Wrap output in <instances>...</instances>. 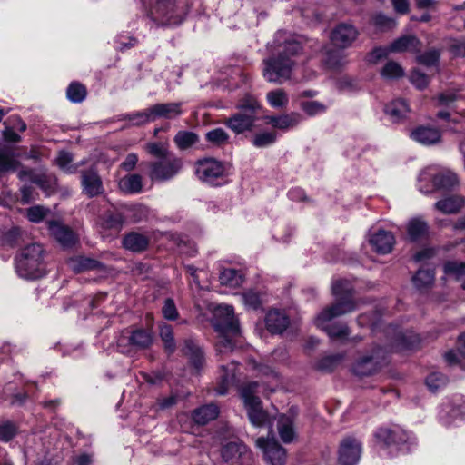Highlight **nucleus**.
<instances>
[{"instance_id":"obj_40","label":"nucleus","mask_w":465,"mask_h":465,"mask_svg":"<svg viewBox=\"0 0 465 465\" xmlns=\"http://www.w3.org/2000/svg\"><path fill=\"white\" fill-rule=\"evenodd\" d=\"M159 335L164 343L165 350L168 351V353H173L176 349V344L172 326L163 322H160Z\"/></svg>"},{"instance_id":"obj_19","label":"nucleus","mask_w":465,"mask_h":465,"mask_svg":"<svg viewBox=\"0 0 465 465\" xmlns=\"http://www.w3.org/2000/svg\"><path fill=\"white\" fill-rule=\"evenodd\" d=\"M370 243L376 252L386 254L391 252L395 243V238L391 232L379 230L371 235Z\"/></svg>"},{"instance_id":"obj_10","label":"nucleus","mask_w":465,"mask_h":465,"mask_svg":"<svg viewBox=\"0 0 465 465\" xmlns=\"http://www.w3.org/2000/svg\"><path fill=\"white\" fill-rule=\"evenodd\" d=\"M385 362V351L382 347L375 346L371 354L359 358L352 366V371L358 376L375 374Z\"/></svg>"},{"instance_id":"obj_61","label":"nucleus","mask_w":465,"mask_h":465,"mask_svg":"<svg viewBox=\"0 0 465 465\" xmlns=\"http://www.w3.org/2000/svg\"><path fill=\"white\" fill-rule=\"evenodd\" d=\"M418 62L426 66L437 64L440 59V53L436 49H431L418 56Z\"/></svg>"},{"instance_id":"obj_41","label":"nucleus","mask_w":465,"mask_h":465,"mask_svg":"<svg viewBox=\"0 0 465 465\" xmlns=\"http://www.w3.org/2000/svg\"><path fill=\"white\" fill-rule=\"evenodd\" d=\"M220 282L223 285L229 287H237L242 282V276L236 269H224L220 273Z\"/></svg>"},{"instance_id":"obj_6","label":"nucleus","mask_w":465,"mask_h":465,"mask_svg":"<svg viewBox=\"0 0 465 465\" xmlns=\"http://www.w3.org/2000/svg\"><path fill=\"white\" fill-rule=\"evenodd\" d=\"M260 109L258 101L249 96L238 104L237 112L226 118L223 123L236 134L252 132L258 120Z\"/></svg>"},{"instance_id":"obj_37","label":"nucleus","mask_w":465,"mask_h":465,"mask_svg":"<svg viewBox=\"0 0 465 465\" xmlns=\"http://www.w3.org/2000/svg\"><path fill=\"white\" fill-rule=\"evenodd\" d=\"M220 384L216 388V393L219 395H224L227 393L228 386L230 382L234 379L235 376V364L231 362L228 366L222 365L220 367Z\"/></svg>"},{"instance_id":"obj_24","label":"nucleus","mask_w":465,"mask_h":465,"mask_svg":"<svg viewBox=\"0 0 465 465\" xmlns=\"http://www.w3.org/2000/svg\"><path fill=\"white\" fill-rule=\"evenodd\" d=\"M465 205V198L461 195H450L435 203L434 207L444 214L458 213Z\"/></svg>"},{"instance_id":"obj_4","label":"nucleus","mask_w":465,"mask_h":465,"mask_svg":"<svg viewBox=\"0 0 465 465\" xmlns=\"http://www.w3.org/2000/svg\"><path fill=\"white\" fill-rule=\"evenodd\" d=\"M45 256V250L38 242H33L22 248L15 257L18 276L26 280L44 277L47 272Z\"/></svg>"},{"instance_id":"obj_12","label":"nucleus","mask_w":465,"mask_h":465,"mask_svg":"<svg viewBox=\"0 0 465 465\" xmlns=\"http://www.w3.org/2000/svg\"><path fill=\"white\" fill-rule=\"evenodd\" d=\"M375 438L378 444L383 448L396 447L401 450L405 444L413 439L411 436L401 427L380 428L375 432Z\"/></svg>"},{"instance_id":"obj_60","label":"nucleus","mask_w":465,"mask_h":465,"mask_svg":"<svg viewBox=\"0 0 465 465\" xmlns=\"http://www.w3.org/2000/svg\"><path fill=\"white\" fill-rule=\"evenodd\" d=\"M162 313L164 319L169 321H174L178 318L179 313L175 306V303L172 298H167L164 300L162 308Z\"/></svg>"},{"instance_id":"obj_35","label":"nucleus","mask_w":465,"mask_h":465,"mask_svg":"<svg viewBox=\"0 0 465 465\" xmlns=\"http://www.w3.org/2000/svg\"><path fill=\"white\" fill-rule=\"evenodd\" d=\"M343 49H328L325 52V58L323 60L325 65L332 70H337L343 67L347 61L346 55L342 51Z\"/></svg>"},{"instance_id":"obj_58","label":"nucleus","mask_w":465,"mask_h":465,"mask_svg":"<svg viewBox=\"0 0 465 465\" xmlns=\"http://www.w3.org/2000/svg\"><path fill=\"white\" fill-rule=\"evenodd\" d=\"M243 303L251 309H258L262 304V293L255 290H249L242 294Z\"/></svg>"},{"instance_id":"obj_43","label":"nucleus","mask_w":465,"mask_h":465,"mask_svg":"<svg viewBox=\"0 0 465 465\" xmlns=\"http://www.w3.org/2000/svg\"><path fill=\"white\" fill-rule=\"evenodd\" d=\"M345 354L336 353L322 358L316 364V369L322 371H332L344 359Z\"/></svg>"},{"instance_id":"obj_9","label":"nucleus","mask_w":465,"mask_h":465,"mask_svg":"<svg viewBox=\"0 0 465 465\" xmlns=\"http://www.w3.org/2000/svg\"><path fill=\"white\" fill-rule=\"evenodd\" d=\"M182 165V161L174 156L151 162L148 163L149 177L155 182L169 181L178 174Z\"/></svg>"},{"instance_id":"obj_31","label":"nucleus","mask_w":465,"mask_h":465,"mask_svg":"<svg viewBox=\"0 0 465 465\" xmlns=\"http://www.w3.org/2000/svg\"><path fill=\"white\" fill-rule=\"evenodd\" d=\"M435 272L430 269H420L412 277V283L420 292H426L434 283Z\"/></svg>"},{"instance_id":"obj_55","label":"nucleus","mask_w":465,"mask_h":465,"mask_svg":"<svg viewBox=\"0 0 465 465\" xmlns=\"http://www.w3.org/2000/svg\"><path fill=\"white\" fill-rule=\"evenodd\" d=\"M20 230L17 227H12L2 232L0 242L3 246L14 247L18 243Z\"/></svg>"},{"instance_id":"obj_22","label":"nucleus","mask_w":465,"mask_h":465,"mask_svg":"<svg viewBox=\"0 0 465 465\" xmlns=\"http://www.w3.org/2000/svg\"><path fill=\"white\" fill-rule=\"evenodd\" d=\"M265 324L271 333H282L288 327L289 319L283 312L271 310L266 314Z\"/></svg>"},{"instance_id":"obj_46","label":"nucleus","mask_w":465,"mask_h":465,"mask_svg":"<svg viewBox=\"0 0 465 465\" xmlns=\"http://www.w3.org/2000/svg\"><path fill=\"white\" fill-rule=\"evenodd\" d=\"M266 99L273 108H284L289 103L288 95L283 89H275L267 93Z\"/></svg>"},{"instance_id":"obj_39","label":"nucleus","mask_w":465,"mask_h":465,"mask_svg":"<svg viewBox=\"0 0 465 465\" xmlns=\"http://www.w3.org/2000/svg\"><path fill=\"white\" fill-rule=\"evenodd\" d=\"M30 181L41 188L46 195H50L56 186L55 179L45 173H33L30 176Z\"/></svg>"},{"instance_id":"obj_59","label":"nucleus","mask_w":465,"mask_h":465,"mask_svg":"<svg viewBox=\"0 0 465 465\" xmlns=\"http://www.w3.org/2000/svg\"><path fill=\"white\" fill-rule=\"evenodd\" d=\"M73 156L70 153L62 151L56 158L57 165L65 173H74L76 172L77 167L72 165Z\"/></svg>"},{"instance_id":"obj_21","label":"nucleus","mask_w":465,"mask_h":465,"mask_svg":"<svg viewBox=\"0 0 465 465\" xmlns=\"http://www.w3.org/2000/svg\"><path fill=\"white\" fill-rule=\"evenodd\" d=\"M407 235L410 241L417 242L429 234V224L420 216L411 218L406 224Z\"/></svg>"},{"instance_id":"obj_36","label":"nucleus","mask_w":465,"mask_h":465,"mask_svg":"<svg viewBox=\"0 0 465 465\" xmlns=\"http://www.w3.org/2000/svg\"><path fill=\"white\" fill-rule=\"evenodd\" d=\"M124 224V217L119 213H106L100 217V225L103 229L112 230L118 233Z\"/></svg>"},{"instance_id":"obj_51","label":"nucleus","mask_w":465,"mask_h":465,"mask_svg":"<svg viewBox=\"0 0 465 465\" xmlns=\"http://www.w3.org/2000/svg\"><path fill=\"white\" fill-rule=\"evenodd\" d=\"M460 91V88H451L441 92L435 98L437 101V105L450 107L451 104L458 100L459 92Z\"/></svg>"},{"instance_id":"obj_45","label":"nucleus","mask_w":465,"mask_h":465,"mask_svg":"<svg viewBox=\"0 0 465 465\" xmlns=\"http://www.w3.org/2000/svg\"><path fill=\"white\" fill-rule=\"evenodd\" d=\"M87 91L84 85L78 82H73L66 90V96L72 103H82L86 98Z\"/></svg>"},{"instance_id":"obj_29","label":"nucleus","mask_w":465,"mask_h":465,"mask_svg":"<svg viewBox=\"0 0 465 465\" xmlns=\"http://www.w3.org/2000/svg\"><path fill=\"white\" fill-rule=\"evenodd\" d=\"M219 409L215 404L201 406L193 412V420L195 423L204 425L217 418Z\"/></svg>"},{"instance_id":"obj_42","label":"nucleus","mask_w":465,"mask_h":465,"mask_svg":"<svg viewBox=\"0 0 465 465\" xmlns=\"http://www.w3.org/2000/svg\"><path fill=\"white\" fill-rule=\"evenodd\" d=\"M173 140L179 149L186 150L195 144L199 141V137L193 132L179 131Z\"/></svg>"},{"instance_id":"obj_26","label":"nucleus","mask_w":465,"mask_h":465,"mask_svg":"<svg viewBox=\"0 0 465 465\" xmlns=\"http://www.w3.org/2000/svg\"><path fill=\"white\" fill-rule=\"evenodd\" d=\"M182 103L156 104L152 107L154 121L158 118L172 119L182 114Z\"/></svg>"},{"instance_id":"obj_8","label":"nucleus","mask_w":465,"mask_h":465,"mask_svg":"<svg viewBox=\"0 0 465 465\" xmlns=\"http://www.w3.org/2000/svg\"><path fill=\"white\" fill-rule=\"evenodd\" d=\"M258 386L256 381H252L243 384L240 390L249 420L255 427L263 426L268 421V414L262 408L260 398L256 396Z\"/></svg>"},{"instance_id":"obj_18","label":"nucleus","mask_w":465,"mask_h":465,"mask_svg":"<svg viewBox=\"0 0 465 465\" xmlns=\"http://www.w3.org/2000/svg\"><path fill=\"white\" fill-rule=\"evenodd\" d=\"M81 185L83 193L90 198L100 195L104 192L101 177L93 168L81 173Z\"/></svg>"},{"instance_id":"obj_25","label":"nucleus","mask_w":465,"mask_h":465,"mask_svg":"<svg viewBox=\"0 0 465 465\" xmlns=\"http://www.w3.org/2000/svg\"><path fill=\"white\" fill-rule=\"evenodd\" d=\"M122 243L124 249L133 252H140L148 247L149 239L142 233L132 232L123 238Z\"/></svg>"},{"instance_id":"obj_7","label":"nucleus","mask_w":465,"mask_h":465,"mask_svg":"<svg viewBox=\"0 0 465 465\" xmlns=\"http://www.w3.org/2000/svg\"><path fill=\"white\" fill-rule=\"evenodd\" d=\"M459 183L456 173L450 170H438L429 166L418 177V189L422 193H431L436 190H452Z\"/></svg>"},{"instance_id":"obj_32","label":"nucleus","mask_w":465,"mask_h":465,"mask_svg":"<svg viewBox=\"0 0 465 465\" xmlns=\"http://www.w3.org/2000/svg\"><path fill=\"white\" fill-rule=\"evenodd\" d=\"M153 341V333L144 329H136L133 331L128 337L129 343L138 349L149 348Z\"/></svg>"},{"instance_id":"obj_56","label":"nucleus","mask_w":465,"mask_h":465,"mask_svg":"<svg viewBox=\"0 0 465 465\" xmlns=\"http://www.w3.org/2000/svg\"><path fill=\"white\" fill-rule=\"evenodd\" d=\"M144 148L148 153L158 158V160L169 157L167 144L164 143H148Z\"/></svg>"},{"instance_id":"obj_5","label":"nucleus","mask_w":465,"mask_h":465,"mask_svg":"<svg viewBox=\"0 0 465 465\" xmlns=\"http://www.w3.org/2000/svg\"><path fill=\"white\" fill-rule=\"evenodd\" d=\"M213 327L220 333L216 342L218 354L231 352L234 349L232 336L239 334L238 320L234 316L233 307L228 304H221L214 311Z\"/></svg>"},{"instance_id":"obj_27","label":"nucleus","mask_w":465,"mask_h":465,"mask_svg":"<svg viewBox=\"0 0 465 465\" xmlns=\"http://www.w3.org/2000/svg\"><path fill=\"white\" fill-rule=\"evenodd\" d=\"M384 112L392 122H399L406 117L409 106L405 100L396 99L386 104Z\"/></svg>"},{"instance_id":"obj_53","label":"nucleus","mask_w":465,"mask_h":465,"mask_svg":"<svg viewBox=\"0 0 465 465\" xmlns=\"http://www.w3.org/2000/svg\"><path fill=\"white\" fill-rule=\"evenodd\" d=\"M465 359V332L460 334L458 339L457 351H450L445 354V360L450 364H455L460 361L459 357Z\"/></svg>"},{"instance_id":"obj_52","label":"nucleus","mask_w":465,"mask_h":465,"mask_svg":"<svg viewBox=\"0 0 465 465\" xmlns=\"http://www.w3.org/2000/svg\"><path fill=\"white\" fill-rule=\"evenodd\" d=\"M207 142L215 146H222L229 140L228 134L223 128H214L205 134Z\"/></svg>"},{"instance_id":"obj_3","label":"nucleus","mask_w":465,"mask_h":465,"mask_svg":"<svg viewBox=\"0 0 465 465\" xmlns=\"http://www.w3.org/2000/svg\"><path fill=\"white\" fill-rule=\"evenodd\" d=\"M189 9L188 0H150L147 17L157 26L179 25Z\"/></svg>"},{"instance_id":"obj_17","label":"nucleus","mask_w":465,"mask_h":465,"mask_svg":"<svg viewBox=\"0 0 465 465\" xmlns=\"http://www.w3.org/2000/svg\"><path fill=\"white\" fill-rule=\"evenodd\" d=\"M48 230L52 236L64 248H71L78 242L74 232L58 222L49 221Z\"/></svg>"},{"instance_id":"obj_30","label":"nucleus","mask_w":465,"mask_h":465,"mask_svg":"<svg viewBox=\"0 0 465 465\" xmlns=\"http://www.w3.org/2000/svg\"><path fill=\"white\" fill-rule=\"evenodd\" d=\"M277 430L281 440L284 443H291L295 437L293 420L286 415H280L277 420Z\"/></svg>"},{"instance_id":"obj_28","label":"nucleus","mask_w":465,"mask_h":465,"mask_svg":"<svg viewBox=\"0 0 465 465\" xmlns=\"http://www.w3.org/2000/svg\"><path fill=\"white\" fill-rule=\"evenodd\" d=\"M183 351L189 357L192 365L196 370H200L203 367L204 361L203 353L194 341L185 340Z\"/></svg>"},{"instance_id":"obj_11","label":"nucleus","mask_w":465,"mask_h":465,"mask_svg":"<svg viewBox=\"0 0 465 465\" xmlns=\"http://www.w3.org/2000/svg\"><path fill=\"white\" fill-rule=\"evenodd\" d=\"M195 174L203 183L211 185H219L224 174V167L220 161L214 158L200 159L195 163Z\"/></svg>"},{"instance_id":"obj_62","label":"nucleus","mask_w":465,"mask_h":465,"mask_svg":"<svg viewBox=\"0 0 465 465\" xmlns=\"http://www.w3.org/2000/svg\"><path fill=\"white\" fill-rule=\"evenodd\" d=\"M48 213V209L40 205H35L27 209L26 216L30 222L39 223L45 219Z\"/></svg>"},{"instance_id":"obj_48","label":"nucleus","mask_w":465,"mask_h":465,"mask_svg":"<svg viewBox=\"0 0 465 465\" xmlns=\"http://www.w3.org/2000/svg\"><path fill=\"white\" fill-rule=\"evenodd\" d=\"M17 425L9 420H0V441L8 442L17 434Z\"/></svg>"},{"instance_id":"obj_20","label":"nucleus","mask_w":465,"mask_h":465,"mask_svg":"<svg viewBox=\"0 0 465 465\" xmlns=\"http://www.w3.org/2000/svg\"><path fill=\"white\" fill-rule=\"evenodd\" d=\"M265 119L272 127L287 131L296 127L302 121V116L299 113L292 112L278 116H266Z\"/></svg>"},{"instance_id":"obj_13","label":"nucleus","mask_w":465,"mask_h":465,"mask_svg":"<svg viewBox=\"0 0 465 465\" xmlns=\"http://www.w3.org/2000/svg\"><path fill=\"white\" fill-rule=\"evenodd\" d=\"M256 446L263 452L264 458L271 465H284L286 450L274 438L260 437L255 441Z\"/></svg>"},{"instance_id":"obj_49","label":"nucleus","mask_w":465,"mask_h":465,"mask_svg":"<svg viewBox=\"0 0 465 465\" xmlns=\"http://www.w3.org/2000/svg\"><path fill=\"white\" fill-rule=\"evenodd\" d=\"M444 273L448 276L460 280L465 276V262L458 261H448L443 265Z\"/></svg>"},{"instance_id":"obj_33","label":"nucleus","mask_w":465,"mask_h":465,"mask_svg":"<svg viewBox=\"0 0 465 465\" xmlns=\"http://www.w3.org/2000/svg\"><path fill=\"white\" fill-rule=\"evenodd\" d=\"M119 188L126 193H139L143 189V178L137 173L125 175L119 181Z\"/></svg>"},{"instance_id":"obj_38","label":"nucleus","mask_w":465,"mask_h":465,"mask_svg":"<svg viewBox=\"0 0 465 465\" xmlns=\"http://www.w3.org/2000/svg\"><path fill=\"white\" fill-rule=\"evenodd\" d=\"M419 45V40L413 35H404L395 41L390 45L391 52H404L415 51Z\"/></svg>"},{"instance_id":"obj_1","label":"nucleus","mask_w":465,"mask_h":465,"mask_svg":"<svg viewBox=\"0 0 465 465\" xmlns=\"http://www.w3.org/2000/svg\"><path fill=\"white\" fill-rule=\"evenodd\" d=\"M272 46V54L262 61V75L267 82L282 84L292 79L296 65L294 57L302 47L282 31L276 33Z\"/></svg>"},{"instance_id":"obj_44","label":"nucleus","mask_w":465,"mask_h":465,"mask_svg":"<svg viewBox=\"0 0 465 465\" xmlns=\"http://www.w3.org/2000/svg\"><path fill=\"white\" fill-rule=\"evenodd\" d=\"M301 110L310 117L324 114L327 110V105L315 100H304L300 102Z\"/></svg>"},{"instance_id":"obj_23","label":"nucleus","mask_w":465,"mask_h":465,"mask_svg":"<svg viewBox=\"0 0 465 465\" xmlns=\"http://www.w3.org/2000/svg\"><path fill=\"white\" fill-rule=\"evenodd\" d=\"M411 137L423 145H431L440 142L441 134L437 128L420 126L411 132Z\"/></svg>"},{"instance_id":"obj_14","label":"nucleus","mask_w":465,"mask_h":465,"mask_svg":"<svg viewBox=\"0 0 465 465\" xmlns=\"http://www.w3.org/2000/svg\"><path fill=\"white\" fill-rule=\"evenodd\" d=\"M221 456L223 461L232 464H246L252 460V453L242 441H231L222 447Z\"/></svg>"},{"instance_id":"obj_15","label":"nucleus","mask_w":465,"mask_h":465,"mask_svg":"<svg viewBox=\"0 0 465 465\" xmlns=\"http://www.w3.org/2000/svg\"><path fill=\"white\" fill-rule=\"evenodd\" d=\"M358 35L359 31L353 25L341 23L332 29L330 39L333 46L346 49L352 45Z\"/></svg>"},{"instance_id":"obj_63","label":"nucleus","mask_w":465,"mask_h":465,"mask_svg":"<svg viewBox=\"0 0 465 465\" xmlns=\"http://www.w3.org/2000/svg\"><path fill=\"white\" fill-rule=\"evenodd\" d=\"M410 78L412 84L418 89H424L429 84V77L419 70H413Z\"/></svg>"},{"instance_id":"obj_64","label":"nucleus","mask_w":465,"mask_h":465,"mask_svg":"<svg viewBox=\"0 0 465 465\" xmlns=\"http://www.w3.org/2000/svg\"><path fill=\"white\" fill-rule=\"evenodd\" d=\"M373 24L380 29H391L395 26V21L384 15L378 14L373 17Z\"/></svg>"},{"instance_id":"obj_2","label":"nucleus","mask_w":465,"mask_h":465,"mask_svg":"<svg viewBox=\"0 0 465 465\" xmlns=\"http://www.w3.org/2000/svg\"><path fill=\"white\" fill-rule=\"evenodd\" d=\"M332 295L336 302L323 309L315 319L316 326L325 331L331 340L344 341L350 335V329L344 323H330L335 318L358 309V303L352 300L353 288L347 280H336L331 285Z\"/></svg>"},{"instance_id":"obj_57","label":"nucleus","mask_w":465,"mask_h":465,"mask_svg":"<svg viewBox=\"0 0 465 465\" xmlns=\"http://www.w3.org/2000/svg\"><path fill=\"white\" fill-rule=\"evenodd\" d=\"M448 381L445 375L440 372L430 373L426 379V385L432 392L437 391L439 389L444 387Z\"/></svg>"},{"instance_id":"obj_47","label":"nucleus","mask_w":465,"mask_h":465,"mask_svg":"<svg viewBox=\"0 0 465 465\" xmlns=\"http://www.w3.org/2000/svg\"><path fill=\"white\" fill-rule=\"evenodd\" d=\"M18 162L15 158V153L11 149H0V173L15 170Z\"/></svg>"},{"instance_id":"obj_34","label":"nucleus","mask_w":465,"mask_h":465,"mask_svg":"<svg viewBox=\"0 0 465 465\" xmlns=\"http://www.w3.org/2000/svg\"><path fill=\"white\" fill-rule=\"evenodd\" d=\"M120 119L129 121L130 125L133 126H140L154 121L152 107L132 114H122Z\"/></svg>"},{"instance_id":"obj_54","label":"nucleus","mask_w":465,"mask_h":465,"mask_svg":"<svg viewBox=\"0 0 465 465\" xmlns=\"http://www.w3.org/2000/svg\"><path fill=\"white\" fill-rule=\"evenodd\" d=\"M381 76L386 79H397L404 74L402 67L396 62L390 61L381 69Z\"/></svg>"},{"instance_id":"obj_50","label":"nucleus","mask_w":465,"mask_h":465,"mask_svg":"<svg viewBox=\"0 0 465 465\" xmlns=\"http://www.w3.org/2000/svg\"><path fill=\"white\" fill-rule=\"evenodd\" d=\"M276 139L277 134L275 132H261L253 136L252 143L257 148H264L272 145Z\"/></svg>"},{"instance_id":"obj_16","label":"nucleus","mask_w":465,"mask_h":465,"mask_svg":"<svg viewBox=\"0 0 465 465\" xmlns=\"http://www.w3.org/2000/svg\"><path fill=\"white\" fill-rule=\"evenodd\" d=\"M361 454V442L352 437L345 438L339 449V462L341 465H356Z\"/></svg>"}]
</instances>
